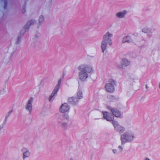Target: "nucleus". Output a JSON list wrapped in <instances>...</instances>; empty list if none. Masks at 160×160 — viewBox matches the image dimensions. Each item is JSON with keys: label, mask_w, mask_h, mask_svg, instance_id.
Returning <instances> with one entry per match:
<instances>
[{"label": "nucleus", "mask_w": 160, "mask_h": 160, "mask_svg": "<svg viewBox=\"0 0 160 160\" xmlns=\"http://www.w3.org/2000/svg\"><path fill=\"white\" fill-rule=\"evenodd\" d=\"M78 69L80 71L78 73L79 79L82 82L85 81L88 78V73L93 71L92 67L88 64H81L78 67Z\"/></svg>", "instance_id": "f257e3e1"}, {"label": "nucleus", "mask_w": 160, "mask_h": 160, "mask_svg": "<svg viewBox=\"0 0 160 160\" xmlns=\"http://www.w3.org/2000/svg\"><path fill=\"white\" fill-rule=\"evenodd\" d=\"M113 36L112 34L109 32H107L103 35L101 45V48L103 52L105 50L108 45L109 46L112 45V38Z\"/></svg>", "instance_id": "f03ea898"}, {"label": "nucleus", "mask_w": 160, "mask_h": 160, "mask_svg": "<svg viewBox=\"0 0 160 160\" xmlns=\"http://www.w3.org/2000/svg\"><path fill=\"white\" fill-rule=\"evenodd\" d=\"M69 117L67 115H61L59 117L58 122L59 125L64 129L71 127V123H69Z\"/></svg>", "instance_id": "7ed1b4c3"}, {"label": "nucleus", "mask_w": 160, "mask_h": 160, "mask_svg": "<svg viewBox=\"0 0 160 160\" xmlns=\"http://www.w3.org/2000/svg\"><path fill=\"white\" fill-rule=\"evenodd\" d=\"M135 138L134 133L131 131H128L121 135L120 140L122 144H125L126 142H132Z\"/></svg>", "instance_id": "20e7f679"}, {"label": "nucleus", "mask_w": 160, "mask_h": 160, "mask_svg": "<svg viewBox=\"0 0 160 160\" xmlns=\"http://www.w3.org/2000/svg\"><path fill=\"white\" fill-rule=\"evenodd\" d=\"M116 85L115 81L112 78L109 79L108 82L106 83L105 88L108 92H112L115 90L114 86Z\"/></svg>", "instance_id": "39448f33"}, {"label": "nucleus", "mask_w": 160, "mask_h": 160, "mask_svg": "<svg viewBox=\"0 0 160 160\" xmlns=\"http://www.w3.org/2000/svg\"><path fill=\"white\" fill-rule=\"evenodd\" d=\"M34 101L33 98L30 97L28 100L25 106V109L26 111L30 115L32 110V103Z\"/></svg>", "instance_id": "423d86ee"}, {"label": "nucleus", "mask_w": 160, "mask_h": 160, "mask_svg": "<svg viewBox=\"0 0 160 160\" xmlns=\"http://www.w3.org/2000/svg\"><path fill=\"white\" fill-rule=\"evenodd\" d=\"M62 79H60L58 81V83L57 85L55 87L52 92L51 93V95L50 96L49 100L50 102H52L54 99V97L55 95L57 93V92L58 91L60 86L61 85V82Z\"/></svg>", "instance_id": "0eeeda50"}, {"label": "nucleus", "mask_w": 160, "mask_h": 160, "mask_svg": "<svg viewBox=\"0 0 160 160\" xmlns=\"http://www.w3.org/2000/svg\"><path fill=\"white\" fill-rule=\"evenodd\" d=\"M112 123L114 127V129L119 133H122L125 131V128L123 126L120 125L117 121H113Z\"/></svg>", "instance_id": "6e6552de"}, {"label": "nucleus", "mask_w": 160, "mask_h": 160, "mask_svg": "<svg viewBox=\"0 0 160 160\" xmlns=\"http://www.w3.org/2000/svg\"><path fill=\"white\" fill-rule=\"evenodd\" d=\"M21 151L22 153V159L23 160H25L26 158H28L30 156V152L27 148L23 147L22 148Z\"/></svg>", "instance_id": "1a4fd4ad"}, {"label": "nucleus", "mask_w": 160, "mask_h": 160, "mask_svg": "<svg viewBox=\"0 0 160 160\" xmlns=\"http://www.w3.org/2000/svg\"><path fill=\"white\" fill-rule=\"evenodd\" d=\"M102 112L103 118L109 122L112 121V122L114 121V117L113 115L110 114L107 112Z\"/></svg>", "instance_id": "9d476101"}, {"label": "nucleus", "mask_w": 160, "mask_h": 160, "mask_svg": "<svg viewBox=\"0 0 160 160\" xmlns=\"http://www.w3.org/2000/svg\"><path fill=\"white\" fill-rule=\"evenodd\" d=\"M108 108L112 112L113 116H114L117 117H119L121 116L120 112L117 109L109 106L108 107Z\"/></svg>", "instance_id": "9b49d317"}, {"label": "nucleus", "mask_w": 160, "mask_h": 160, "mask_svg": "<svg viewBox=\"0 0 160 160\" xmlns=\"http://www.w3.org/2000/svg\"><path fill=\"white\" fill-rule=\"evenodd\" d=\"M70 107L67 103H64L62 105L60 108V111L62 113L68 112L69 110Z\"/></svg>", "instance_id": "f8f14e48"}, {"label": "nucleus", "mask_w": 160, "mask_h": 160, "mask_svg": "<svg viewBox=\"0 0 160 160\" xmlns=\"http://www.w3.org/2000/svg\"><path fill=\"white\" fill-rule=\"evenodd\" d=\"M127 13V11L126 10H124L121 12L117 13L116 15V17L119 18H123L125 17Z\"/></svg>", "instance_id": "ddd939ff"}, {"label": "nucleus", "mask_w": 160, "mask_h": 160, "mask_svg": "<svg viewBox=\"0 0 160 160\" xmlns=\"http://www.w3.org/2000/svg\"><path fill=\"white\" fill-rule=\"evenodd\" d=\"M142 31L143 32L148 33V35L151 36V34L153 32V30L152 28H148V27H145L142 28Z\"/></svg>", "instance_id": "4468645a"}, {"label": "nucleus", "mask_w": 160, "mask_h": 160, "mask_svg": "<svg viewBox=\"0 0 160 160\" xmlns=\"http://www.w3.org/2000/svg\"><path fill=\"white\" fill-rule=\"evenodd\" d=\"M68 102L73 105H76L78 101V99L75 97H71L68 99Z\"/></svg>", "instance_id": "2eb2a0df"}, {"label": "nucleus", "mask_w": 160, "mask_h": 160, "mask_svg": "<svg viewBox=\"0 0 160 160\" xmlns=\"http://www.w3.org/2000/svg\"><path fill=\"white\" fill-rule=\"evenodd\" d=\"M36 21L33 20H31L29 21L24 27V29L25 30L28 29L29 28L30 26L34 25L36 23Z\"/></svg>", "instance_id": "dca6fc26"}, {"label": "nucleus", "mask_w": 160, "mask_h": 160, "mask_svg": "<svg viewBox=\"0 0 160 160\" xmlns=\"http://www.w3.org/2000/svg\"><path fill=\"white\" fill-rule=\"evenodd\" d=\"M122 42V43L125 42L130 43L131 42V40L130 37L129 36H127L123 38Z\"/></svg>", "instance_id": "f3484780"}, {"label": "nucleus", "mask_w": 160, "mask_h": 160, "mask_svg": "<svg viewBox=\"0 0 160 160\" xmlns=\"http://www.w3.org/2000/svg\"><path fill=\"white\" fill-rule=\"evenodd\" d=\"M121 64L122 66H127L129 65L130 62L128 60L124 58L122 60Z\"/></svg>", "instance_id": "a211bd4d"}, {"label": "nucleus", "mask_w": 160, "mask_h": 160, "mask_svg": "<svg viewBox=\"0 0 160 160\" xmlns=\"http://www.w3.org/2000/svg\"><path fill=\"white\" fill-rule=\"evenodd\" d=\"M77 96L78 99H80L82 98L83 94L82 90L80 89H78L77 91Z\"/></svg>", "instance_id": "6ab92c4d"}, {"label": "nucleus", "mask_w": 160, "mask_h": 160, "mask_svg": "<svg viewBox=\"0 0 160 160\" xmlns=\"http://www.w3.org/2000/svg\"><path fill=\"white\" fill-rule=\"evenodd\" d=\"M124 144H122L121 143V145H120L118 146V148L119 149L120 152L121 153L122 152L124 148Z\"/></svg>", "instance_id": "aec40b11"}, {"label": "nucleus", "mask_w": 160, "mask_h": 160, "mask_svg": "<svg viewBox=\"0 0 160 160\" xmlns=\"http://www.w3.org/2000/svg\"><path fill=\"white\" fill-rule=\"evenodd\" d=\"M39 22L40 23L42 22L44 20V18L42 15H41L40 16L39 18Z\"/></svg>", "instance_id": "412c9836"}, {"label": "nucleus", "mask_w": 160, "mask_h": 160, "mask_svg": "<svg viewBox=\"0 0 160 160\" xmlns=\"http://www.w3.org/2000/svg\"><path fill=\"white\" fill-rule=\"evenodd\" d=\"M113 153L114 154H118L120 153V152L116 149H113L112 150Z\"/></svg>", "instance_id": "4be33fe9"}, {"label": "nucleus", "mask_w": 160, "mask_h": 160, "mask_svg": "<svg viewBox=\"0 0 160 160\" xmlns=\"http://www.w3.org/2000/svg\"><path fill=\"white\" fill-rule=\"evenodd\" d=\"M4 3L5 4L4 6V8L5 9H6L7 8V5L8 3V1L7 0H4Z\"/></svg>", "instance_id": "5701e85b"}, {"label": "nucleus", "mask_w": 160, "mask_h": 160, "mask_svg": "<svg viewBox=\"0 0 160 160\" xmlns=\"http://www.w3.org/2000/svg\"><path fill=\"white\" fill-rule=\"evenodd\" d=\"M21 37H19L18 38V39L17 40V41L16 42V43L17 44H18L19 43L20 41H21Z\"/></svg>", "instance_id": "b1692460"}, {"label": "nucleus", "mask_w": 160, "mask_h": 160, "mask_svg": "<svg viewBox=\"0 0 160 160\" xmlns=\"http://www.w3.org/2000/svg\"><path fill=\"white\" fill-rule=\"evenodd\" d=\"M40 33H38L37 34V35H35V37L36 38H38L39 36H40Z\"/></svg>", "instance_id": "393cba45"}, {"label": "nucleus", "mask_w": 160, "mask_h": 160, "mask_svg": "<svg viewBox=\"0 0 160 160\" xmlns=\"http://www.w3.org/2000/svg\"><path fill=\"white\" fill-rule=\"evenodd\" d=\"M144 160H150V159L148 158H146Z\"/></svg>", "instance_id": "a878e982"}, {"label": "nucleus", "mask_w": 160, "mask_h": 160, "mask_svg": "<svg viewBox=\"0 0 160 160\" xmlns=\"http://www.w3.org/2000/svg\"><path fill=\"white\" fill-rule=\"evenodd\" d=\"M3 126H0V129H1L2 128H3Z\"/></svg>", "instance_id": "bb28decb"}, {"label": "nucleus", "mask_w": 160, "mask_h": 160, "mask_svg": "<svg viewBox=\"0 0 160 160\" xmlns=\"http://www.w3.org/2000/svg\"><path fill=\"white\" fill-rule=\"evenodd\" d=\"M69 160H73V159L72 158H70Z\"/></svg>", "instance_id": "cd10ccee"}, {"label": "nucleus", "mask_w": 160, "mask_h": 160, "mask_svg": "<svg viewBox=\"0 0 160 160\" xmlns=\"http://www.w3.org/2000/svg\"><path fill=\"white\" fill-rule=\"evenodd\" d=\"M146 88H147V86H146Z\"/></svg>", "instance_id": "c85d7f7f"}, {"label": "nucleus", "mask_w": 160, "mask_h": 160, "mask_svg": "<svg viewBox=\"0 0 160 160\" xmlns=\"http://www.w3.org/2000/svg\"><path fill=\"white\" fill-rule=\"evenodd\" d=\"M1 94V92H0V94Z\"/></svg>", "instance_id": "c756f323"}]
</instances>
